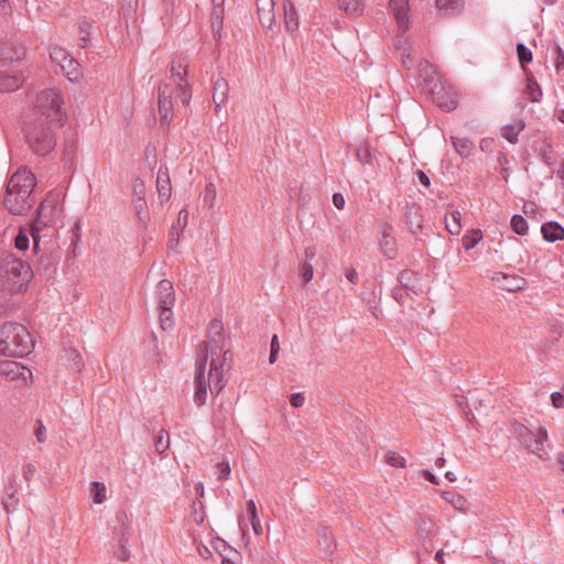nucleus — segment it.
<instances>
[{"instance_id": "1", "label": "nucleus", "mask_w": 564, "mask_h": 564, "mask_svg": "<svg viewBox=\"0 0 564 564\" xmlns=\"http://www.w3.org/2000/svg\"><path fill=\"white\" fill-rule=\"evenodd\" d=\"M203 349L200 350V355L197 358V369L195 375V392H194V402L197 406H202L205 404L207 399V390L209 388L210 392L214 394H218L226 386V380L224 379V366L227 358L226 350L224 354V359L217 360L215 358V351L212 350V361L208 372V378L205 377V369L208 360V351L207 345H202Z\"/></svg>"}, {"instance_id": "2", "label": "nucleus", "mask_w": 564, "mask_h": 564, "mask_svg": "<svg viewBox=\"0 0 564 564\" xmlns=\"http://www.w3.org/2000/svg\"><path fill=\"white\" fill-rule=\"evenodd\" d=\"M35 176L26 167L18 170L9 180L3 199L6 208L13 215H24L33 206L32 196Z\"/></svg>"}, {"instance_id": "3", "label": "nucleus", "mask_w": 564, "mask_h": 564, "mask_svg": "<svg viewBox=\"0 0 564 564\" xmlns=\"http://www.w3.org/2000/svg\"><path fill=\"white\" fill-rule=\"evenodd\" d=\"M34 348V340L20 323H6L0 327V355L22 358Z\"/></svg>"}, {"instance_id": "4", "label": "nucleus", "mask_w": 564, "mask_h": 564, "mask_svg": "<svg viewBox=\"0 0 564 564\" xmlns=\"http://www.w3.org/2000/svg\"><path fill=\"white\" fill-rule=\"evenodd\" d=\"M25 56V47L13 43H3L0 46V63L2 66L20 61ZM23 77L21 73L12 72L9 68L0 69V91H14L21 87Z\"/></svg>"}, {"instance_id": "5", "label": "nucleus", "mask_w": 564, "mask_h": 564, "mask_svg": "<svg viewBox=\"0 0 564 564\" xmlns=\"http://www.w3.org/2000/svg\"><path fill=\"white\" fill-rule=\"evenodd\" d=\"M1 267L4 271V286L12 293L23 292L33 275L31 267L12 253L2 258Z\"/></svg>"}, {"instance_id": "6", "label": "nucleus", "mask_w": 564, "mask_h": 564, "mask_svg": "<svg viewBox=\"0 0 564 564\" xmlns=\"http://www.w3.org/2000/svg\"><path fill=\"white\" fill-rule=\"evenodd\" d=\"M51 122L37 118L25 130V139L33 153L45 156L56 147V137L51 128Z\"/></svg>"}, {"instance_id": "7", "label": "nucleus", "mask_w": 564, "mask_h": 564, "mask_svg": "<svg viewBox=\"0 0 564 564\" xmlns=\"http://www.w3.org/2000/svg\"><path fill=\"white\" fill-rule=\"evenodd\" d=\"M417 72L423 82V89L432 95L437 106L445 111H453L457 107V100L453 98L445 100L443 98L442 93L444 87L434 65L426 59L421 61L417 66Z\"/></svg>"}, {"instance_id": "8", "label": "nucleus", "mask_w": 564, "mask_h": 564, "mask_svg": "<svg viewBox=\"0 0 564 564\" xmlns=\"http://www.w3.org/2000/svg\"><path fill=\"white\" fill-rule=\"evenodd\" d=\"M63 99L55 89H44L37 94L35 109L46 122H63L65 112L62 108Z\"/></svg>"}, {"instance_id": "9", "label": "nucleus", "mask_w": 564, "mask_h": 564, "mask_svg": "<svg viewBox=\"0 0 564 564\" xmlns=\"http://www.w3.org/2000/svg\"><path fill=\"white\" fill-rule=\"evenodd\" d=\"M511 432L531 453L541 459H545L547 453L544 449V443L549 438L545 427L540 426L538 432L534 433L524 424L514 422L512 424Z\"/></svg>"}, {"instance_id": "10", "label": "nucleus", "mask_w": 564, "mask_h": 564, "mask_svg": "<svg viewBox=\"0 0 564 564\" xmlns=\"http://www.w3.org/2000/svg\"><path fill=\"white\" fill-rule=\"evenodd\" d=\"M36 218L31 223L30 234L33 239V250L36 252L40 247V231L45 227L55 226L54 217L58 213L57 205L52 199H44L37 210Z\"/></svg>"}, {"instance_id": "11", "label": "nucleus", "mask_w": 564, "mask_h": 564, "mask_svg": "<svg viewBox=\"0 0 564 564\" xmlns=\"http://www.w3.org/2000/svg\"><path fill=\"white\" fill-rule=\"evenodd\" d=\"M415 522L421 546L426 553H431L434 550L433 539L437 535L438 528L431 519L424 516H419Z\"/></svg>"}, {"instance_id": "12", "label": "nucleus", "mask_w": 564, "mask_h": 564, "mask_svg": "<svg viewBox=\"0 0 564 564\" xmlns=\"http://www.w3.org/2000/svg\"><path fill=\"white\" fill-rule=\"evenodd\" d=\"M173 87L171 84L161 82L158 87V106L159 113L161 117L162 123H169L172 119V110H173Z\"/></svg>"}, {"instance_id": "13", "label": "nucleus", "mask_w": 564, "mask_h": 564, "mask_svg": "<svg viewBox=\"0 0 564 564\" xmlns=\"http://www.w3.org/2000/svg\"><path fill=\"white\" fill-rule=\"evenodd\" d=\"M221 332H223V323L219 319H213L209 325L210 339L208 343H206V341L200 343L199 351L203 349L202 345L206 344L208 355L209 354L212 355V350L214 349V351L216 352L215 358L217 360L224 359V354L226 351H223L224 337H223Z\"/></svg>"}, {"instance_id": "14", "label": "nucleus", "mask_w": 564, "mask_h": 564, "mask_svg": "<svg viewBox=\"0 0 564 564\" xmlns=\"http://www.w3.org/2000/svg\"><path fill=\"white\" fill-rule=\"evenodd\" d=\"M403 216H404V220L406 223L409 230L413 235H417L419 232H422L424 217H423L422 208L420 205H417L414 202L406 203V205L404 207Z\"/></svg>"}, {"instance_id": "15", "label": "nucleus", "mask_w": 564, "mask_h": 564, "mask_svg": "<svg viewBox=\"0 0 564 564\" xmlns=\"http://www.w3.org/2000/svg\"><path fill=\"white\" fill-rule=\"evenodd\" d=\"M156 300L160 308L167 311L172 308L175 303V292L173 283L170 280L163 279L156 285Z\"/></svg>"}, {"instance_id": "16", "label": "nucleus", "mask_w": 564, "mask_h": 564, "mask_svg": "<svg viewBox=\"0 0 564 564\" xmlns=\"http://www.w3.org/2000/svg\"><path fill=\"white\" fill-rule=\"evenodd\" d=\"M2 505L4 510L10 513L19 506L17 475L12 474L4 485Z\"/></svg>"}, {"instance_id": "17", "label": "nucleus", "mask_w": 564, "mask_h": 564, "mask_svg": "<svg viewBox=\"0 0 564 564\" xmlns=\"http://www.w3.org/2000/svg\"><path fill=\"white\" fill-rule=\"evenodd\" d=\"M0 375L10 380L22 378L24 381L32 376L30 369L14 360L0 361Z\"/></svg>"}, {"instance_id": "18", "label": "nucleus", "mask_w": 564, "mask_h": 564, "mask_svg": "<svg viewBox=\"0 0 564 564\" xmlns=\"http://www.w3.org/2000/svg\"><path fill=\"white\" fill-rule=\"evenodd\" d=\"M393 226L384 223L381 229V238L379 241L380 248L388 259H394L397 257L395 239L393 237Z\"/></svg>"}, {"instance_id": "19", "label": "nucleus", "mask_w": 564, "mask_h": 564, "mask_svg": "<svg viewBox=\"0 0 564 564\" xmlns=\"http://www.w3.org/2000/svg\"><path fill=\"white\" fill-rule=\"evenodd\" d=\"M389 8L399 28L404 32L409 26V0H390Z\"/></svg>"}, {"instance_id": "20", "label": "nucleus", "mask_w": 564, "mask_h": 564, "mask_svg": "<svg viewBox=\"0 0 564 564\" xmlns=\"http://www.w3.org/2000/svg\"><path fill=\"white\" fill-rule=\"evenodd\" d=\"M188 212L186 208H182L177 215L176 224H174L170 230V242L169 248L175 250L180 241V235L187 226Z\"/></svg>"}, {"instance_id": "21", "label": "nucleus", "mask_w": 564, "mask_h": 564, "mask_svg": "<svg viewBox=\"0 0 564 564\" xmlns=\"http://www.w3.org/2000/svg\"><path fill=\"white\" fill-rule=\"evenodd\" d=\"M229 94V85L226 79L219 77L214 80L213 87V101L215 104V110L218 112L221 106L226 105Z\"/></svg>"}, {"instance_id": "22", "label": "nucleus", "mask_w": 564, "mask_h": 564, "mask_svg": "<svg viewBox=\"0 0 564 564\" xmlns=\"http://www.w3.org/2000/svg\"><path fill=\"white\" fill-rule=\"evenodd\" d=\"M156 189L161 202H166L171 197V180L167 167L161 166L156 176Z\"/></svg>"}, {"instance_id": "23", "label": "nucleus", "mask_w": 564, "mask_h": 564, "mask_svg": "<svg viewBox=\"0 0 564 564\" xmlns=\"http://www.w3.org/2000/svg\"><path fill=\"white\" fill-rule=\"evenodd\" d=\"M126 534H132L131 519L126 511L119 510L113 521L112 538L124 536Z\"/></svg>"}, {"instance_id": "24", "label": "nucleus", "mask_w": 564, "mask_h": 564, "mask_svg": "<svg viewBox=\"0 0 564 564\" xmlns=\"http://www.w3.org/2000/svg\"><path fill=\"white\" fill-rule=\"evenodd\" d=\"M541 234L547 242L561 241L564 239V227L557 221H546L541 226Z\"/></svg>"}, {"instance_id": "25", "label": "nucleus", "mask_w": 564, "mask_h": 564, "mask_svg": "<svg viewBox=\"0 0 564 564\" xmlns=\"http://www.w3.org/2000/svg\"><path fill=\"white\" fill-rule=\"evenodd\" d=\"M398 281L403 289L414 294H419L422 291L420 288V276L412 270H402L398 275Z\"/></svg>"}, {"instance_id": "26", "label": "nucleus", "mask_w": 564, "mask_h": 564, "mask_svg": "<svg viewBox=\"0 0 564 564\" xmlns=\"http://www.w3.org/2000/svg\"><path fill=\"white\" fill-rule=\"evenodd\" d=\"M258 15L260 23L265 28H271L274 22V1L273 0H258Z\"/></svg>"}, {"instance_id": "27", "label": "nucleus", "mask_w": 564, "mask_h": 564, "mask_svg": "<svg viewBox=\"0 0 564 564\" xmlns=\"http://www.w3.org/2000/svg\"><path fill=\"white\" fill-rule=\"evenodd\" d=\"M284 23L288 32L293 33L299 29V14L291 0L283 1Z\"/></svg>"}, {"instance_id": "28", "label": "nucleus", "mask_w": 564, "mask_h": 564, "mask_svg": "<svg viewBox=\"0 0 564 564\" xmlns=\"http://www.w3.org/2000/svg\"><path fill=\"white\" fill-rule=\"evenodd\" d=\"M318 545L323 550L325 556H330L336 550V542L334 540L333 533L328 528L322 527L318 529Z\"/></svg>"}, {"instance_id": "29", "label": "nucleus", "mask_w": 564, "mask_h": 564, "mask_svg": "<svg viewBox=\"0 0 564 564\" xmlns=\"http://www.w3.org/2000/svg\"><path fill=\"white\" fill-rule=\"evenodd\" d=\"M527 85L523 90V95L532 102H539L542 99V88L538 84L531 72L525 73Z\"/></svg>"}, {"instance_id": "30", "label": "nucleus", "mask_w": 564, "mask_h": 564, "mask_svg": "<svg viewBox=\"0 0 564 564\" xmlns=\"http://www.w3.org/2000/svg\"><path fill=\"white\" fill-rule=\"evenodd\" d=\"M451 141L457 154L460 155L463 159H466L474 153L475 144L468 138L453 135L451 137Z\"/></svg>"}, {"instance_id": "31", "label": "nucleus", "mask_w": 564, "mask_h": 564, "mask_svg": "<svg viewBox=\"0 0 564 564\" xmlns=\"http://www.w3.org/2000/svg\"><path fill=\"white\" fill-rule=\"evenodd\" d=\"M500 278L506 281V283H501L502 288L508 291H518L522 290L525 286V280L518 275H509L505 273H499L496 280L499 282Z\"/></svg>"}, {"instance_id": "32", "label": "nucleus", "mask_w": 564, "mask_h": 564, "mask_svg": "<svg viewBox=\"0 0 564 564\" xmlns=\"http://www.w3.org/2000/svg\"><path fill=\"white\" fill-rule=\"evenodd\" d=\"M58 66L61 67L62 72L65 74V76L70 82H75L79 78V76H80L79 64L72 56L66 58L65 63H62Z\"/></svg>"}, {"instance_id": "33", "label": "nucleus", "mask_w": 564, "mask_h": 564, "mask_svg": "<svg viewBox=\"0 0 564 564\" xmlns=\"http://www.w3.org/2000/svg\"><path fill=\"white\" fill-rule=\"evenodd\" d=\"M63 358L69 364L70 368L80 372L84 368V362L80 354L74 348H65L63 350Z\"/></svg>"}, {"instance_id": "34", "label": "nucleus", "mask_w": 564, "mask_h": 564, "mask_svg": "<svg viewBox=\"0 0 564 564\" xmlns=\"http://www.w3.org/2000/svg\"><path fill=\"white\" fill-rule=\"evenodd\" d=\"M437 10L445 15L454 14L463 7L462 0H435Z\"/></svg>"}, {"instance_id": "35", "label": "nucleus", "mask_w": 564, "mask_h": 564, "mask_svg": "<svg viewBox=\"0 0 564 564\" xmlns=\"http://www.w3.org/2000/svg\"><path fill=\"white\" fill-rule=\"evenodd\" d=\"M338 6L349 15L358 17L364 11L362 0H338Z\"/></svg>"}, {"instance_id": "36", "label": "nucleus", "mask_w": 564, "mask_h": 564, "mask_svg": "<svg viewBox=\"0 0 564 564\" xmlns=\"http://www.w3.org/2000/svg\"><path fill=\"white\" fill-rule=\"evenodd\" d=\"M460 213L458 210L452 212L445 216V228L451 235H458L462 230Z\"/></svg>"}, {"instance_id": "37", "label": "nucleus", "mask_w": 564, "mask_h": 564, "mask_svg": "<svg viewBox=\"0 0 564 564\" xmlns=\"http://www.w3.org/2000/svg\"><path fill=\"white\" fill-rule=\"evenodd\" d=\"M223 19H224V8L216 7L213 8L210 13V25L215 37H220L221 29H223Z\"/></svg>"}, {"instance_id": "38", "label": "nucleus", "mask_w": 564, "mask_h": 564, "mask_svg": "<svg viewBox=\"0 0 564 564\" xmlns=\"http://www.w3.org/2000/svg\"><path fill=\"white\" fill-rule=\"evenodd\" d=\"M482 239V232L480 229H471L467 231L463 238L462 243L464 249L470 250L476 247V245Z\"/></svg>"}, {"instance_id": "39", "label": "nucleus", "mask_w": 564, "mask_h": 564, "mask_svg": "<svg viewBox=\"0 0 564 564\" xmlns=\"http://www.w3.org/2000/svg\"><path fill=\"white\" fill-rule=\"evenodd\" d=\"M170 72H171V78L176 84L184 82L185 77L187 75L186 65L183 64V62L181 59L172 61Z\"/></svg>"}, {"instance_id": "40", "label": "nucleus", "mask_w": 564, "mask_h": 564, "mask_svg": "<svg viewBox=\"0 0 564 564\" xmlns=\"http://www.w3.org/2000/svg\"><path fill=\"white\" fill-rule=\"evenodd\" d=\"M155 451L163 455L170 448V436L167 431L161 430L154 438Z\"/></svg>"}, {"instance_id": "41", "label": "nucleus", "mask_w": 564, "mask_h": 564, "mask_svg": "<svg viewBox=\"0 0 564 564\" xmlns=\"http://www.w3.org/2000/svg\"><path fill=\"white\" fill-rule=\"evenodd\" d=\"M511 229L519 236H524L528 232V221L521 215H513L510 221Z\"/></svg>"}, {"instance_id": "42", "label": "nucleus", "mask_w": 564, "mask_h": 564, "mask_svg": "<svg viewBox=\"0 0 564 564\" xmlns=\"http://www.w3.org/2000/svg\"><path fill=\"white\" fill-rule=\"evenodd\" d=\"M517 55L520 65L522 66L523 70L527 73V64L532 62V52L529 47H527L523 43L517 44Z\"/></svg>"}, {"instance_id": "43", "label": "nucleus", "mask_w": 564, "mask_h": 564, "mask_svg": "<svg viewBox=\"0 0 564 564\" xmlns=\"http://www.w3.org/2000/svg\"><path fill=\"white\" fill-rule=\"evenodd\" d=\"M90 495L95 503H102L106 499V486L100 481H93Z\"/></svg>"}, {"instance_id": "44", "label": "nucleus", "mask_w": 564, "mask_h": 564, "mask_svg": "<svg viewBox=\"0 0 564 564\" xmlns=\"http://www.w3.org/2000/svg\"><path fill=\"white\" fill-rule=\"evenodd\" d=\"M524 124L520 126L508 124L502 128V137L507 139L510 143H516L518 141V134L523 129Z\"/></svg>"}, {"instance_id": "45", "label": "nucleus", "mask_w": 564, "mask_h": 564, "mask_svg": "<svg viewBox=\"0 0 564 564\" xmlns=\"http://www.w3.org/2000/svg\"><path fill=\"white\" fill-rule=\"evenodd\" d=\"M214 547L219 553V555L221 557H224V555H227V554H232L235 556H239V553L237 552V550L229 546L227 544V542L220 538L216 539V541L214 542Z\"/></svg>"}, {"instance_id": "46", "label": "nucleus", "mask_w": 564, "mask_h": 564, "mask_svg": "<svg viewBox=\"0 0 564 564\" xmlns=\"http://www.w3.org/2000/svg\"><path fill=\"white\" fill-rule=\"evenodd\" d=\"M69 56L70 55L63 47L53 46L50 50V57L57 65H61L62 63H65L66 58H68Z\"/></svg>"}, {"instance_id": "47", "label": "nucleus", "mask_w": 564, "mask_h": 564, "mask_svg": "<svg viewBox=\"0 0 564 564\" xmlns=\"http://www.w3.org/2000/svg\"><path fill=\"white\" fill-rule=\"evenodd\" d=\"M216 195H217V192H216L215 184L208 183L205 186V191H204V196H203L204 205L212 208L215 204Z\"/></svg>"}, {"instance_id": "48", "label": "nucleus", "mask_w": 564, "mask_h": 564, "mask_svg": "<svg viewBox=\"0 0 564 564\" xmlns=\"http://www.w3.org/2000/svg\"><path fill=\"white\" fill-rule=\"evenodd\" d=\"M172 308H169L167 311L160 308V325L163 330L171 329L174 325L173 318H172Z\"/></svg>"}, {"instance_id": "49", "label": "nucleus", "mask_w": 564, "mask_h": 564, "mask_svg": "<svg viewBox=\"0 0 564 564\" xmlns=\"http://www.w3.org/2000/svg\"><path fill=\"white\" fill-rule=\"evenodd\" d=\"M90 29H91V23L87 22V21H83L79 25V40H78V44L80 47H86L87 46V42L89 41V35H90Z\"/></svg>"}, {"instance_id": "50", "label": "nucleus", "mask_w": 564, "mask_h": 564, "mask_svg": "<svg viewBox=\"0 0 564 564\" xmlns=\"http://www.w3.org/2000/svg\"><path fill=\"white\" fill-rule=\"evenodd\" d=\"M178 86V89H180V98H181V101L184 106H187L191 101V98H192V90H191V87L189 85L187 84L186 80L184 82H181L177 84Z\"/></svg>"}, {"instance_id": "51", "label": "nucleus", "mask_w": 564, "mask_h": 564, "mask_svg": "<svg viewBox=\"0 0 564 564\" xmlns=\"http://www.w3.org/2000/svg\"><path fill=\"white\" fill-rule=\"evenodd\" d=\"M386 463L393 467H405V459L391 451L386 454Z\"/></svg>"}, {"instance_id": "52", "label": "nucleus", "mask_w": 564, "mask_h": 564, "mask_svg": "<svg viewBox=\"0 0 564 564\" xmlns=\"http://www.w3.org/2000/svg\"><path fill=\"white\" fill-rule=\"evenodd\" d=\"M133 199H145V186L141 178L137 177L133 181Z\"/></svg>"}, {"instance_id": "53", "label": "nucleus", "mask_w": 564, "mask_h": 564, "mask_svg": "<svg viewBox=\"0 0 564 564\" xmlns=\"http://www.w3.org/2000/svg\"><path fill=\"white\" fill-rule=\"evenodd\" d=\"M314 268L310 262H303L300 269V275L304 284L313 279Z\"/></svg>"}, {"instance_id": "54", "label": "nucleus", "mask_w": 564, "mask_h": 564, "mask_svg": "<svg viewBox=\"0 0 564 564\" xmlns=\"http://www.w3.org/2000/svg\"><path fill=\"white\" fill-rule=\"evenodd\" d=\"M15 248L19 250H28L29 248V236L26 232L21 228L19 234L17 235L14 239Z\"/></svg>"}, {"instance_id": "55", "label": "nucleus", "mask_w": 564, "mask_h": 564, "mask_svg": "<svg viewBox=\"0 0 564 564\" xmlns=\"http://www.w3.org/2000/svg\"><path fill=\"white\" fill-rule=\"evenodd\" d=\"M554 53V64L557 72L564 68V52L562 47L556 44L553 50Z\"/></svg>"}, {"instance_id": "56", "label": "nucleus", "mask_w": 564, "mask_h": 564, "mask_svg": "<svg viewBox=\"0 0 564 564\" xmlns=\"http://www.w3.org/2000/svg\"><path fill=\"white\" fill-rule=\"evenodd\" d=\"M138 0H121V10L126 17L135 12Z\"/></svg>"}, {"instance_id": "57", "label": "nucleus", "mask_w": 564, "mask_h": 564, "mask_svg": "<svg viewBox=\"0 0 564 564\" xmlns=\"http://www.w3.org/2000/svg\"><path fill=\"white\" fill-rule=\"evenodd\" d=\"M409 295V290L401 288H394L392 290V296L393 299L400 304L404 305L406 297Z\"/></svg>"}, {"instance_id": "58", "label": "nucleus", "mask_w": 564, "mask_h": 564, "mask_svg": "<svg viewBox=\"0 0 564 564\" xmlns=\"http://www.w3.org/2000/svg\"><path fill=\"white\" fill-rule=\"evenodd\" d=\"M231 473L230 466L228 462H220L217 464V474L218 479H227Z\"/></svg>"}, {"instance_id": "59", "label": "nucleus", "mask_w": 564, "mask_h": 564, "mask_svg": "<svg viewBox=\"0 0 564 564\" xmlns=\"http://www.w3.org/2000/svg\"><path fill=\"white\" fill-rule=\"evenodd\" d=\"M36 473V467L32 463H28L22 467V475L26 482H30Z\"/></svg>"}, {"instance_id": "60", "label": "nucleus", "mask_w": 564, "mask_h": 564, "mask_svg": "<svg viewBox=\"0 0 564 564\" xmlns=\"http://www.w3.org/2000/svg\"><path fill=\"white\" fill-rule=\"evenodd\" d=\"M357 158L360 163L370 164L372 155L368 148H358L357 149Z\"/></svg>"}, {"instance_id": "61", "label": "nucleus", "mask_w": 564, "mask_h": 564, "mask_svg": "<svg viewBox=\"0 0 564 564\" xmlns=\"http://www.w3.org/2000/svg\"><path fill=\"white\" fill-rule=\"evenodd\" d=\"M113 555L122 561L126 562L130 558V550L126 545H117L116 551L113 552Z\"/></svg>"}, {"instance_id": "62", "label": "nucleus", "mask_w": 564, "mask_h": 564, "mask_svg": "<svg viewBox=\"0 0 564 564\" xmlns=\"http://www.w3.org/2000/svg\"><path fill=\"white\" fill-rule=\"evenodd\" d=\"M400 61L403 67H405L406 69H410L413 66V59L411 57V54L406 52L405 47H400Z\"/></svg>"}, {"instance_id": "63", "label": "nucleus", "mask_w": 564, "mask_h": 564, "mask_svg": "<svg viewBox=\"0 0 564 564\" xmlns=\"http://www.w3.org/2000/svg\"><path fill=\"white\" fill-rule=\"evenodd\" d=\"M135 215L138 217V223H139L140 228L145 230L148 228V226H149V223H150V213H149V210L145 209V210L137 213Z\"/></svg>"}, {"instance_id": "64", "label": "nucleus", "mask_w": 564, "mask_h": 564, "mask_svg": "<svg viewBox=\"0 0 564 564\" xmlns=\"http://www.w3.org/2000/svg\"><path fill=\"white\" fill-rule=\"evenodd\" d=\"M552 405L556 409L564 406V394L560 391H555L551 394Z\"/></svg>"}]
</instances>
